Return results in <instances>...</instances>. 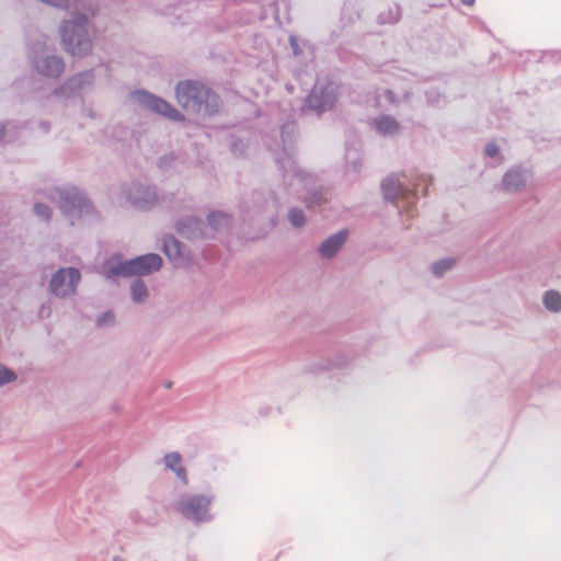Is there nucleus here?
Listing matches in <instances>:
<instances>
[{
    "label": "nucleus",
    "instance_id": "f257e3e1",
    "mask_svg": "<svg viewBox=\"0 0 561 561\" xmlns=\"http://www.w3.org/2000/svg\"><path fill=\"white\" fill-rule=\"evenodd\" d=\"M68 8L71 10L72 18L65 21L60 27L61 41L68 53L82 56L92 48L87 27L91 9L87 8L81 0H73Z\"/></svg>",
    "mask_w": 561,
    "mask_h": 561
},
{
    "label": "nucleus",
    "instance_id": "f03ea898",
    "mask_svg": "<svg viewBox=\"0 0 561 561\" xmlns=\"http://www.w3.org/2000/svg\"><path fill=\"white\" fill-rule=\"evenodd\" d=\"M161 265L162 259L158 254L149 253L124 262L112 259L104 264L103 273L106 277L148 275L158 271Z\"/></svg>",
    "mask_w": 561,
    "mask_h": 561
},
{
    "label": "nucleus",
    "instance_id": "7ed1b4c3",
    "mask_svg": "<svg viewBox=\"0 0 561 561\" xmlns=\"http://www.w3.org/2000/svg\"><path fill=\"white\" fill-rule=\"evenodd\" d=\"M179 104L187 111L208 112V107L216 103V96L204 84L198 82H181L175 89Z\"/></svg>",
    "mask_w": 561,
    "mask_h": 561
},
{
    "label": "nucleus",
    "instance_id": "20e7f679",
    "mask_svg": "<svg viewBox=\"0 0 561 561\" xmlns=\"http://www.w3.org/2000/svg\"><path fill=\"white\" fill-rule=\"evenodd\" d=\"M57 198L60 209L66 216H68L71 224L75 222V219L81 218L92 210V207L85 197L75 187L55 190L53 192L51 199L55 201Z\"/></svg>",
    "mask_w": 561,
    "mask_h": 561
},
{
    "label": "nucleus",
    "instance_id": "39448f33",
    "mask_svg": "<svg viewBox=\"0 0 561 561\" xmlns=\"http://www.w3.org/2000/svg\"><path fill=\"white\" fill-rule=\"evenodd\" d=\"M210 497L202 495H192L181 499L176 504V510L187 519L202 523L211 518L209 514Z\"/></svg>",
    "mask_w": 561,
    "mask_h": 561
},
{
    "label": "nucleus",
    "instance_id": "423d86ee",
    "mask_svg": "<svg viewBox=\"0 0 561 561\" xmlns=\"http://www.w3.org/2000/svg\"><path fill=\"white\" fill-rule=\"evenodd\" d=\"M130 98L134 103L142 106L144 108L163 115L172 121H179L182 118L181 114L164 100L146 91H135L131 93Z\"/></svg>",
    "mask_w": 561,
    "mask_h": 561
},
{
    "label": "nucleus",
    "instance_id": "0eeeda50",
    "mask_svg": "<svg viewBox=\"0 0 561 561\" xmlns=\"http://www.w3.org/2000/svg\"><path fill=\"white\" fill-rule=\"evenodd\" d=\"M80 279L78 270L69 267L59 270L50 280V291L58 296L65 297L72 295Z\"/></svg>",
    "mask_w": 561,
    "mask_h": 561
},
{
    "label": "nucleus",
    "instance_id": "6e6552de",
    "mask_svg": "<svg viewBox=\"0 0 561 561\" xmlns=\"http://www.w3.org/2000/svg\"><path fill=\"white\" fill-rule=\"evenodd\" d=\"M336 101V87L328 83L325 87L317 84L308 96V106L318 114L331 108Z\"/></svg>",
    "mask_w": 561,
    "mask_h": 561
},
{
    "label": "nucleus",
    "instance_id": "1a4fd4ad",
    "mask_svg": "<svg viewBox=\"0 0 561 561\" xmlns=\"http://www.w3.org/2000/svg\"><path fill=\"white\" fill-rule=\"evenodd\" d=\"M126 202L135 208L146 209L151 207L156 201L157 195L153 190L138 183H133L123 192Z\"/></svg>",
    "mask_w": 561,
    "mask_h": 561
},
{
    "label": "nucleus",
    "instance_id": "9d476101",
    "mask_svg": "<svg viewBox=\"0 0 561 561\" xmlns=\"http://www.w3.org/2000/svg\"><path fill=\"white\" fill-rule=\"evenodd\" d=\"M36 70L47 77H57L64 69V62L56 56H47L42 60L35 61Z\"/></svg>",
    "mask_w": 561,
    "mask_h": 561
},
{
    "label": "nucleus",
    "instance_id": "9b49d317",
    "mask_svg": "<svg viewBox=\"0 0 561 561\" xmlns=\"http://www.w3.org/2000/svg\"><path fill=\"white\" fill-rule=\"evenodd\" d=\"M381 187L385 197L391 201H394L401 196L404 197L407 193V190L403 186V182L398 175H390L385 179Z\"/></svg>",
    "mask_w": 561,
    "mask_h": 561
},
{
    "label": "nucleus",
    "instance_id": "f8f14e48",
    "mask_svg": "<svg viewBox=\"0 0 561 561\" xmlns=\"http://www.w3.org/2000/svg\"><path fill=\"white\" fill-rule=\"evenodd\" d=\"M346 240V231H339L328 238L320 247L321 255L324 257L333 256Z\"/></svg>",
    "mask_w": 561,
    "mask_h": 561
},
{
    "label": "nucleus",
    "instance_id": "ddd939ff",
    "mask_svg": "<svg viewBox=\"0 0 561 561\" xmlns=\"http://www.w3.org/2000/svg\"><path fill=\"white\" fill-rule=\"evenodd\" d=\"M163 463L165 468L173 471L185 484L187 483L186 471L182 465V457L179 453L172 451L167 454L163 457Z\"/></svg>",
    "mask_w": 561,
    "mask_h": 561
},
{
    "label": "nucleus",
    "instance_id": "4468645a",
    "mask_svg": "<svg viewBox=\"0 0 561 561\" xmlns=\"http://www.w3.org/2000/svg\"><path fill=\"white\" fill-rule=\"evenodd\" d=\"M374 125L378 133L386 136H392L399 131L398 122L390 116H380L376 118Z\"/></svg>",
    "mask_w": 561,
    "mask_h": 561
},
{
    "label": "nucleus",
    "instance_id": "2eb2a0df",
    "mask_svg": "<svg viewBox=\"0 0 561 561\" xmlns=\"http://www.w3.org/2000/svg\"><path fill=\"white\" fill-rule=\"evenodd\" d=\"M163 250L165 255L176 264L182 259V245L173 237H167L163 240Z\"/></svg>",
    "mask_w": 561,
    "mask_h": 561
},
{
    "label": "nucleus",
    "instance_id": "dca6fc26",
    "mask_svg": "<svg viewBox=\"0 0 561 561\" xmlns=\"http://www.w3.org/2000/svg\"><path fill=\"white\" fill-rule=\"evenodd\" d=\"M178 231L187 238L204 236V233L199 232V222L193 217L179 221Z\"/></svg>",
    "mask_w": 561,
    "mask_h": 561
},
{
    "label": "nucleus",
    "instance_id": "f3484780",
    "mask_svg": "<svg viewBox=\"0 0 561 561\" xmlns=\"http://www.w3.org/2000/svg\"><path fill=\"white\" fill-rule=\"evenodd\" d=\"M526 181L525 174L518 169L508 171L503 179V183L508 190H517Z\"/></svg>",
    "mask_w": 561,
    "mask_h": 561
},
{
    "label": "nucleus",
    "instance_id": "a211bd4d",
    "mask_svg": "<svg viewBox=\"0 0 561 561\" xmlns=\"http://www.w3.org/2000/svg\"><path fill=\"white\" fill-rule=\"evenodd\" d=\"M131 298L135 302H145L148 298V289L142 280H135L130 286Z\"/></svg>",
    "mask_w": 561,
    "mask_h": 561
},
{
    "label": "nucleus",
    "instance_id": "6ab92c4d",
    "mask_svg": "<svg viewBox=\"0 0 561 561\" xmlns=\"http://www.w3.org/2000/svg\"><path fill=\"white\" fill-rule=\"evenodd\" d=\"M545 307L553 312L561 310V295L556 290H549L543 296Z\"/></svg>",
    "mask_w": 561,
    "mask_h": 561
},
{
    "label": "nucleus",
    "instance_id": "aec40b11",
    "mask_svg": "<svg viewBox=\"0 0 561 561\" xmlns=\"http://www.w3.org/2000/svg\"><path fill=\"white\" fill-rule=\"evenodd\" d=\"M208 224L211 228L217 230L222 227H227L229 224V218L222 213H214L208 216Z\"/></svg>",
    "mask_w": 561,
    "mask_h": 561
},
{
    "label": "nucleus",
    "instance_id": "412c9836",
    "mask_svg": "<svg viewBox=\"0 0 561 561\" xmlns=\"http://www.w3.org/2000/svg\"><path fill=\"white\" fill-rule=\"evenodd\" d=\"M288 219L295 227H300L305 222V215L301 210L298 209H291L288 213Z\"/></svg>",
    "mask_w": 561,
    "mask_h": 561
},
{
    "label": "nucleus",
    "instance_id": "4be33fe9",
    "mask_svg": "<svg viewBox=\"0 0 561 561\" xmlns=\"http://www.w3.org/2000/svg\"><path fill=\"white\" fill-rule=\"evenodd\" d=\"M453 265V261L451 260H443V261H439V262H436L432 270H433V273L437 276H440L443 275V273L447 270H449Z\"/></svg>",
    "mask_w": 561,
    "mask_h": 561
},
{
    "label": "nucleus",
    "instance_id": "5701e85b",
    "mask_svg": "<svg viewBox=\"0 0 561 561\" xmlns=\"http://www.w3.org/2000/svg\"><path fill=\"white\" fill-rule=\"evenodd\" d=\"M15 379V375L13 371L8 368L0 366V386L9 383Z\"/></svg>",
    "mask_w": 561,
    "mask_h": 561
},
{
    "label": "nucleus",
    "instance_id": "b1692460",
    "mask_svg": "<svg viewBox=\"0 0 561 561\" xmlns=\"http://www.w3.org/2000/svg\"><path fill=\"white\" fill-rule=\"evenodd\" d=\"M92 79V76L91 73H83V75H80L79 77H75L72 78L70 81H69V85L70 87H76V88H80L82 81L84 80L85 82H90Z\"/></svg>",
    "mask_w": 561,
    "mask_h": 561
},
{
    "label": "nucleus",
    "instance_id": "393cba45",
    "mask_svg": "<svg viewBox=\"0 0 561 561\" xmlns=\"http://www.w3.org/2000/svg\"><path fill=\"white\" fill-rule=\"evenodd\" d=\"M34 210H35V214L42 218V219H45L47 220L49 218V209L47 206L43 205V204H35L34 206Z\"/></svg>",
    "mask_w": 561,
    "mask_h": 561
},
{
    "label": "nucleus",
    "instance_id": "a878e982",
    "mask_svg": "<svg viewBox=\"0 0 561 561\" xmlns=\"http://www.w3.org/2000/svg\"><path fill=\"white\" fill-rule=\"evenodd\" d=\"M499 152H500V149H499V147L495 144H489L485 147V153L489 157H496L499 154Z\"/></svg>",
    "mask_w": 561,
    "mask_h": 561
},
{
    "label": "nucleus",
    "instance_id": "bb28decb",
    "mask_svg": "<svg viewBox=\"0 0 561 561\" xmlns=\"http://www.w3.org/2000/svg\"><path fill=\"white\" fill-rule=\"evenodd\" d=\"M114 321V314L112 312H106L104 313L100 319H99V324L102 325V324H108V323H112Z\"/></svg>",
    "mask_w": 561,
    "mask_h": 561
},
{
    "label": "nucleus",
    "instance_id": "cd10ccee",
    "mask_svg": "<svg viewBox=\"0 0 561 561\" xmlns=\"http://www.w3.org/2000/svg\"><path fill=\"white\" fill-rule=\"evenodd\" d=\"M141 520L148 525H154L158 522V514L152 513L149 516L141 518Z\"/></svg>",
    "mask_w": 561,
    "mask_h": 561
},
{
    "label": "nucleus",
    "instance_id": "c85d7f7f",
    "mask_svg": "<svg viewBox=\"0 0 561 561\" xmlns=\"http://www.w3.org/2000/svg\"><path fill=\"white\" fill-rule=\"evenodd\" d=\"M112 561H125V559L121 556L113 557Z\"/></svg>",
    "mask_w": 561,
    "mask_h": 561
},
{
    "label": "nucleus",
    "instance_id": "c756f323",
    "mask_svg": "<svg viewBox=\"0 0 561 561\" xmlns=\"http://www.w3.org/2000/svg\"><path fill=\"white\" fill-rule=\"evenodd\" d=\"M461 2L463 4L471 5L474 2V0H461Z\"/></svg>",
    "mask_w": 561,
    "mask_h": 561
},
{
    "label": "nucleus",
    "instance_id": "7c9ffc66",
    "mask_svg": "<svg viewBox=\"0 0 561 561\" xmlns=\"http://www.w3.org/2000/svg\"><path fill=\"white\" fill-rule=\"evenodd\" d=\"M386 96L388 98V100H389L390 102H392V101H393V96H392V93H391V92H389V91H388V92H386Z\"/></svg>",
    "mask_w": 561,
    "mask_h": 561
},
{
    "label": "nucleus",
    "instance_id": "2f4dec72",
    "mask_svg": "<svg viewBox=\"0 0 561 561\" xmlns=\"http://www.w3.org/2000/svg\"><path fill=\"white\" fill-rule=\"evenodd\" d=\"M290 42H291V46H293L294 51L297 53V50H296V43H295V39L293 37L290 38Z\"/></svg>",
    "mask_w": 561,
    "mask_h": 561
},
{
    "label": "nucleus",
    "instance_id": "473e14b6",
    "mask_svg": "<svg viewBox=\"0 0 561 561\" xmlns=\"http://www.w3.org/2000/svg\"><path fill=\"white\" fill-rule=\"evenodd\" d=\"M3 137V129L0 127V139Z\"/></svg>",
    "mask_w": 561,
    "mask_h": 561
}]
</instances>
